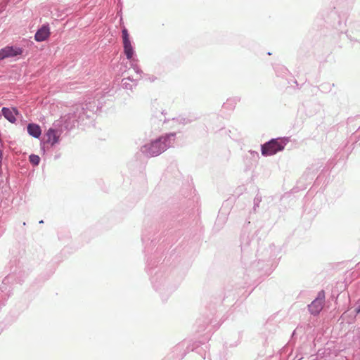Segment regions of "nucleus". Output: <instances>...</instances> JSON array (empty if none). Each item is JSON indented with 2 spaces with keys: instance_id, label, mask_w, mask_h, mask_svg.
Instances as JSON below:
<instances>
[{
  "instance_id": "58836bf2",
  "label": "nucleus",
  "mask_w": 360,
  "mask_h": 360,
  "mask_svg": "<svg viewBox=\"0 0 360 360\" xmlns=\"http://www.w3.org/2000/svg\"><path fill=\"white\" fill-rule=\"evenodd\" d=\"M23 41H26V42L27 43V44H30V46H32V45H33V44H34L33 41H27V39H23Z\"/></svg>"
},
{
  "instance_id": "e433bc0d",
  "label": "nucleus",
  "mask_w": 360,
  "mask_h": 360,
  "mask_svg": "<svg viewBox=\"0 0 360 360\" xmlns=\"http://www.w3.org/2000/svg\"><path fill=\"white\" fill-rule=\"evenodd\" d=\"M354 311L357 314H360V302L358 304Z\"/></svg>"
},
{
  "instance_id": "b1692460",
  "label": "nucleus",
  "mask_w": 360,
  "mask_h": 360,
  "mask_svg": "<svg viewBox=\"0 0 360 360\" xmlns=\"http://www.w3.org/2000/svg\"><path fill=\"white\" fill-rule=\"evenodd\" d=\"M80 117H81V118H83V120L77 121L78 125L85 127V126H88V125L92 124V122H94V117H92L91 119H87V118H86V115L84 113H81Z\"/></svg>"
},
{
  "instance_id": "0eeeda50",
  "label": "nucleus",
  "mask_w": 360,
  "mask_h": 360,
  "mask_svg": "<svg viewBox=\"0 0 360 360\" xmlns=\"http://www.w3.org/2000/svg\"><path fill=\"white\" fill-rule=\"evenodd\" d=\"M77 109L75 107V110L72 112L68 113L64 117L61 118L60 121L61 122V126L66 131H70L72 129L75 124L77 123V121H82L83 118H81L80 115L78 116Z\"/></svg>"
},
{
  "instance_id": "c03bdc74",
  "label": "nucleus",
  "mask_w": 360,
  "mask_h": 360,
  "mask_svg": "<svg viewBox=\"0 0 360 360\" xmlns=\"http://www.w3.org/2000/svg\"><path fill=\"white\" fill-rule=\"evenodd\" d=\"M161 115H164L165 114V110H162L161 112H160Z\"/></svg>"
},
{
  "instance_id": "aec40b11",
  "label": "nucleus",
  "mask_w": 360,
  "mask_h": 360,
  "mask_svg": "<svg viewBox=\"0 0 360 360\" xmlns=\"http://www.w3.org/2000/svg\"><path fill=\"white\" fill-rule=\"evenodd\" d=\"M320 168V166L317 165H311V166L308 167L304 172V175L307 176V178H312L314 176H315L317 172H319V169Z\"/></svg>"
},
{
  "instance_id": "de8ad7c7",
  "label": "nucleus",
  "mask_w": 360,
  "mask_h": 360,
  "mask_svg": "<svg viewBox=\"0 0 360 360\" xmlns=\"http://www.w3.org/2000/svg\"><path fill=\"white\" fill-rule=\"evenodd\" d=\"M266 54H267V55H269V56H270V51H268V52L266 53Z\"/></svg>"
},
{
  "instance_id": "a19ab883",
  "label": "nucleus",
  "mask_w": 360,
  "mask_h": 360,
  "mask_svg": "<svg viewBox=\"0 0 360 360\" xmlns=\"http://www.w3.org/2000/svg\"><path fill=\"white\" fill-rule=\"evenodd\" d=\"M44 223V220L43 219H41L39 221V224H43Z\"/></svg>"
},
{
  "instance_id": "ddd939ff",
  "label": "nucleus",
  "mask_w": 360,
  "mask_h": 360,
  "mask_svg": "<svg viewBox=\"0 0 360 360\" xmlns=\"http://www.w3.org/2000/svg\"><path fill=\"white\" fill-rule=\"evenodd\" d=\"M1 115L9 122L14 124L16 122V116L20 115V112L17 107H3L1 110Z\"/></svg>"
},
{
  "instance_id": "7c9ffc66",
  "label": "nucleus",
  "mask_w": 360,
  "mask_h": 360,
  "mask_svg": "<svg viewBox=\"0 0 360 360\" xmlns=\"http://www.w3.org/2000/svg\"><path fill=\"white\" fill-rule=\"evenodd\" d=\"M261 201H262V197L257 195L254 199V207H253L254 210H255L256 207H259V205Z\"/></svg>"
},
{
  "instance_id": "9b49d317",
  "label": "nucleus",
  "mask_w": 360,
  "mask_h": 360,
  "mask_svg": "<svg viewBox=\"0 0 360 360\" xmlns=\"http://www.w3.org/2000/svg\"><path fill=\"white\" fill-rule=\"evenodd\" d=\"M51 35L50 25L48 22H45L39 26L34 36L37 42H42L46 41Z\"/></svg>"
},
{
  "instance_id": "cd10ccee",
  "label": "nucleus",
  "mask_w": 360,
  "mask_h": 360,
  "mask_svg": "<svg viewBox=\"0 0 360 360\" xmlns=\"http://www.w3.org/2000/svg\"><path fill=\"white\" fill-rule=\"evenodd\" d=\"M123 2L122 0H118L117 4V15L122 18Z\"/></svg>"
},
{
  "instance_id": "c9c22d12",
  "label": "nucleus",
  "mask_w": 360,
  "mask_h": 360,
  "mask_svg": "<svg viewBox=\"0 0 360 360\" xmlns=\"http://www.w3.org/2000/svg\"><path fill=\"white\" fill-rule=\"evenodd\" d=\"M138 61H139V60H129L131 68H134V66H136L137 65L136 63Z\"/></svg>"
},
{
  "instance_id": "f03ea898",
  "label": "nucleus",
  "mask_w": 360,
  "mask_h": 360,
  "mask_svg": "<svg viewBox=\"0 0 360 360\" xmlns=\"http://www.w3.org/2000/svg\"><path fill=\"white\" fill-rule=\"evenodd\" d=\"M176 135L175 132L164 134L141 146V151L148 158L158 156L172 146Z\"/></svg>"
},
{
  "instance_id": "c756f323",
  "label": "nucleus",
  "mask_w": 360,
  "mask_h": 360,
  "mask_svg": "<svg viewBox=\"0 0 360 360\" xmlns=\"http://www.w3.org/2000/svg\"><path fill=\"white\" fill-rule=\"evenodd\" d=\"M356 139H358V140H356L355 141V143L356 144H359L360 146V127L358 128L357 131H356V133L353 135V136L352 137V139L353 140H356Z\"/></svg>"
},
{
  "instance_id": "f257e3e1",
  "label": "nucleus",
  "mask_w": 360,
  "mask_h": 360,
  "mask_svg": "<svg viewBox=\"0 0 360 360\" xmlns=\"http://www.w3.org/2000/svg\"><path fill=\"white\" fill-rule=\"evenodd\" d=\"M154 231L155 229L149 227L145 228L142 232L141 240L144 245L143 251L147 257L146 269L150 276L153 289L159 293L162 300L165 302L176 290L181 277L175 276V271L169 270L165 264L158 265L160 261L158 251H155L153 256L148 255L150 247H154L156 244V238H152Z\"/></svg>"
},
{
  "instance_id": "4be33fe9",
  "label": "nucleus",
  "mask_w": 360,
  "mask_h": 360,
  "mask_svg": "<svg viewBox=\"0 0 360 360\" xmlns=\"http://www.w3.org/2000/svg\"><path fill=\"white\" fill-rule=\"evenodd\" d=\"M261 153L264 157L270 156V140L261 144Z\"/></svg>"
},
{
  "instance_id": "6e6552de",
  "label": "nucleus",
  "mask_w": 360,
  "mask_h": 360,
  "mask_svg": "<svg viewBox=\"0 0 360 360\" xmlns=\"http://www.w3.org/2000/svg\"><path fill=\"white\" fill-rule=\"evenodd\" d=\"M190 345L186 341L179 342L175 345L172 352L168 354V359L172 360H181L188 352Z\"/></svg>"
},
{
  "instance_id": "473e14b6",
  "label": "nucleus",
  "mask_w": 360,
  "mask_h": 360,
  "mask_svg": "<svg viewBox=\"0 0 360 360\" xmlns=\"http://www.w3.org/2000/svg\"><path fill=\"white\" fill-rule=\"evenodd\" d=\"M238 341L236 342L234 344H232V343L229 344L228 342H226L224 344V347L226 348L236 347L238 345Z\"/></svg>"
},
{
  "instance_id": "4c0bfd02",
  "label": "nucleus",
  "mask_w": 360,
  "mask_h": 360,
  "mask_svg": "<svg viewBox=\"0 0 360 360\" xmlns=\"http://www.w3.org/2000/svg\"><path fill=\"white\" fill-rule=\"evenodd\" d=\"M60 158V153H56L55 155H54V159L55 160H58V158Z\"/></svg>"
},
{
  "instance_id": "5701e85b",
  "label": "nucleus",
  "mask_w": 360,
  "mask_h": 360,
  "mask_svg": "<svg viewBox=\"0 0 360 360\" xmlns=\"http://www.w3.org/2000/svg\"><path fill=\"white\" fill-rule=\"evenodd\" d=\"M29 161L33 167H37L39 165L41 158L38 155L32 153L29 155Z\"/></svg>"
},
{
  "instance_id": "ea45409f",
  "label": "nucleus",
  "mask_w": 360,
  "mask_h": 360,
  "mask_svg": "<svg viewBox=\"0 0 360 360\" xmlns=\"http://www.w3.org/2000/svg\"><path fill=\"white\" fill-rule=\"evenodd\" d=\"M207 323H208V322L205 323V324L203 325V326H202L201 328L198 329V331L203 330L205 329V325L207 326Z\"/></svg>"
},
{
  "instance_id": "c85d7f7f",
  "label": "nucleus",
  "mask_w": 360,
  "mask_h": 360,
  "mask_svg": "<svg viewBox=\"0 0 360 360\" xmlns=\"http://www.w3.org/2000/svg\"><path fill=\"white\" fill-rule=\"evenodd\" d=\"M240 98L239 97H234L231 98L227 99L226 102L224 103V105H231L233 107L237 103V102L240 101Z\"/></svg>"
},
{
  "instance_id": "7ed1b4c3",
  "label": "nucleus",
  "mask_w": 360,
  "mask_h": 360,
  "mask_svg": "<svg viewBox=\"0 0 360 360\" xmlns=\"http://www.w3.org/2000/svg\"><path fill=\"white\" fill-rule=\"evenodd\" d=\"M13 268V266L11 268V272L4 278L0 285V305H4L10 297L11 287L7 284L10 282L21 284L23 281L22 276L24 273L22 271H19L17 273V267H15L14 269Z\"/></svg>"
},
{
  "instance_id": "423d86ee",
  "label": "nucleus",
  "mask_w": 360,
  "mask_h": 360,
  "mask_svg": "<svg viewBox=\"0 0 360 360\" xmlns=\"http://www.w3.org/2000/svg\"><path fill=\"white\" fill-rule=\"evenodd\" d=\"M101 102L99 101H89L85 103H82L75 106L77 109L78 116L81 113H84L86 118L91 119L94 117V114L98 112L101 108Z\"/></svg>"
},
{
  "instance_id": "37998d69",
  "label": "nucleus",
  "mask_w": 360,
  "mask_h": 360,
  "mask_svg": "<svg viewBox=\"0 0 360 360\" xmlns=\"http://www.w3.org/2000/svg\"><path fill=\"white\" fill-rule=\"evenodd\" d=\"M127 78H129V82L131 83V80H134V79H132L131 77H128Z\"/></svg>"
},
{
  "instance_id": "2eb2a0df",
  "label": "nucleus",
  "mask_w": 360,
  "mask_h": 360,
  "mask_svg": "<svg viewBox=\"0 0 360 360\" xmlns=\"http://www.w3.org/2000/svg\"><path fill=\"white\" fill-rule=\"evenodd\" d=\"M190 345L188 352L193 351L199 354L203 359L206 358V350L208 349V345L205 343L201 344L200 342H195Z\"/></svg>"
},
{
  "instance_id": "72a5a7b5",
  "label": "nucleus",
  "mask_w": 360,
  "mask_h": 360,
  "mask_svg": "<svg viewBox=\"0 0 360 360\" xmlns=\"http://www.w3.org/2000/svg\"><path fill=\"white\" fill-rule=\"evenodd\" d=\"M133 69L136 74L141 75L143 73L141 69L139 68L138 65L136 66H134Z\"/></svg>"
},
{
  "instance_id": "4468645a",
  "label": "nucleus",
  "mask_w": 360,
  "mask_h": 360,
  "mask_svg": "<svg viewBox=\"0 0 360 360\" xmlns=\"http://www.w3.org/2000/svg\"><path fill=\"white\" fill-rule=\"evenodd\" d=\"M259 159V153L250 150H248V154H246L243 158V161L245 165V170L251 169V168L254 166H255L258 160Z\"/></svg>"
},
{
  "instance_id": "412c9836",
  "label": "nucleus",
  "mask_w": 360,
  "mask_h": 360,
  "mask_svg": "<svg viewBox=\"0 0 360 360\" xmlns=\"http://www.w3.org/2000/svg\"><path fill=\"white\" fill-rule=\"evenodd\" d=\"M129 78H123L121 81V86L127 90H133V88L137 86V80H131V83L129 82Z\"/></svg>"
},
{
  "instance_id": "a211bd4d",
  "label": "nucleus",
  "mask_w": 360,
  "mask_h": 360,
  "mask_svg": "<svg viewBox=\"0 0 360 360\" xmlns=\"http://www.w3.org/2000/svg\"><path fill=\"white\" fill-rule=\"evenodd\" d=\"M198 116H196L193 114H189L186 116L180 115L176 118H174L173 120H176V122L181 124L186 125L192 123L193 122L198 120Z\"/></svg>"
},
{
  "instance_id": "20e7f679",
  "label": "nucleus",
  "mask_w": 360,
  "mask_h": 360,
  "mask_svg": "<svg viewBox=\"0 0 360 360\" xmlns=\"http://www.w3.org/2000/svg\"><path fill=\"white\" fill-rule=\"evenodd\" d=\"M25 50L22 47L15 44H9L0 49V61L11 59V61H16L23 58Z\"/></svg>"
},
{
  "instance_id": "dca6fc26",
  "label": "nucleus",
  "mask_w": 360,
  "mask_h": 360,
  "mask_svg": "<svg viewBox=\"0 0 360 360\" xmlns=\"http://www.w3.org/2000/svg\"><path fill=\"white\" fill-rule=\"evenodd\" d=\"M27 131L30 136L35 139H39L41 136V128L37 123H29L27 125Z\"/></svg>"
},
{
  "instance_id": "a878e982",
  "label": "nucleus",
  "mask_w": 360,
  "mask_h": 360,
  "mask_svg": "<svg viewBox=\"0 0 360 360\" xmlns=\"http://www.w3.org/2000/svg\"><path fill=\"white\" fill-rule=\"evenodd\" d=\"M263 328H264V330L262 331L261 334H262L263 338L265 340V342H267L268 335L269 333L268 319L266 320V323L264 324Z\"/></svg>"
},
{
  "instance_id": "1a4fd4ad",
  "label": "nucleus",
  "mask_w": 360,
  "mask_h": 360,
  "mask_svg": "<svg viewBox=\"0 0 360 360\" xmlns=\"http://www.w3.org/2000/svg\"><path fill=\"white\" fill-rule=\"evenodd\" d=\"M325 300V292L321 290L318 292L316 297L308 305L309 313L314 316L320 314L323 307Z\"/></svg>"
},
{
  "instance_id": "79ce46f5",
  "label": "nucleus",
  "mask_w": 360,
  "mask_h": 360,
  "mask_svg": "<svg viewBox=\"0 0 360 360\" xmlns=\"http://www.w3.org/2000/svg\"><path fill=\"white\" fill-rule=\"evenodd\" d=\"M277 262H271V266L272 267L274 264H277Z\"/></svg>"
},
{
  "instance_id": "f8f14e48",
  "label": "nucleus",
  "mask_w": 360,
  "mask_h": 360,
  "mask_svg": "<svg viewBox=\"0 0 360 360\" xmlns=\"http://www.w3.org/2000/svg\"><path fill=\"white\" fill-rule=\"evenodd\" d=\"M289 141L290 137L287 136L271 138V155L283 150Z\"/></svg>"
},
{
  "instance_id": "49530a36",
  "label": "nucleus",
  "mask_w": 360,
  "mask_h": 360,
  "mask_svg": "<svg viewBox=\"0 0 360 360\" xmlns=\"http://www.w3.org/2000/svg\"><path fill=\"white\" fill-rule=\"evenodd\" d=\"M22 226H26V222H25V221H24V222L22 223Z\"/></svg>"
},
{
  "instance_id": "2f4dec72",
  "label": "nucleus",
  "mask_w": 360,
  "mask_h": 360,
  "mask_svg": "<svg viewBox=\"0 0 360 360\" xmlns=\"http://www.w3.org/2000/svg\"><path fill=\"white\" fill-rule=\"evenodd\" d=\"M46 144H47V143L45 142L44 140L40 141V150L44 155L46 153Z\"/></svg>"
},
{
  "instance_id": "393cba45",
  "label": "nucleus",
  "mask_w": 360,
  "mask_h": 360,
  "mask_svg": "<svg viewBox=\"0 0 360 360\" xmlns=\"http://www.w3.org/2000/svg\"><path fill=\"white\" fill-rule=\"evenodd\" d=\"M274 69L278 76H283L288 71V70L283 65H277L276 67H274Z\"/></svg>"
},
{
  "instance_id": "f3484780",
  "label": "nucleus",
  "mask_w": 360,
  "mask_h": 360,
  "mask_svg": "<svg viewBox=\"0 0 360 360\" xmlns=\"http://www.w3.org/2000/svg\"><path fill=\"white\" fill-rule=\"evenodd\" d=\"M331 17L335 20V22L333 23V27L334 29L340 31V32H342L343 28L345 26V19H341L340 15H338L336 12H333L331 13Z\"/></svg>"
},
{
  "instance_id": "a18cd8bd",
  "label": "nucleus",
  "mask_w": 360,
  "mask_h": 360,
  "mask_svg": "<svg viewBox=\"0 0 360 360\" xmlns=\"http://www.w3.org/2000/svg\"><path fill=\"white\" fill-rule=\"evenodd\" d=\"M295 84H296L297 86H298V83L296 80L294 81Z\"/></svg>"
},
{
  "instance_id": "bb28decb",
  "label": "nucleus",
  "mask_w": 360,
  "mask_h": 360,
  "mask_svg": "<svg viewBox=\"0 0 360 360\" xmlns=\"http://www.w3.org/2000/svg\"><path fill=\"white\" fill-rule=\"evenodd\" d=\"M143 79L149 82H154L158 79V77L153 75H149V74H144L143 75Z\"/></svg>"
},
{
  "instance_id": "6ab92c4d",
  "label": "nucleus",
  "mask_w": 360,
  "mask_h": 360,
  "mask_svg": "<svg viewBox=\"0 0 360 360\" xmlns=\"http://www.w3.org/2000/svg\"><path fill=\"white\" fill-rule=\"evenodd\" d=\"M251 243V238L248 234L243 233L240 236V248L242 252H248Z\"/></svg>"
},
{
  "instance_id": "9d476101",
  "label": "nucleus",
  "mask_w": 360,
  "mask_h": 360,
  "mask_svg": "<svg viewBox=\"0 0 360 360\" xmlns=\"http://www.w3.org/2000/svg\"><path fill=\"white\" fill-rule=\"evenodd\" d=\"M62 130H59L55 127H50L45 133L46 140L45 142L51 147L58 144L60 141V134Z\"/></svg>"
},
{
  "instance_id": "f704fd0d",
  "label": "nucleus",
  "mask_w": 360,
  "mask_h": 360,
  "mask_svg": "<svg viewBox=\"0 0 360 360\" xmlns=\"http://www.w3.org/2000/svg\"><path fill=\"white\" fill-rule=\"evenodd\" d=\"M2 160H3V151L0 148V173L2 172Z\"/></svg>"
},
{
  "instance_id": "39448f33",
  "label": "nucleus",
  "mask_w": 360,
  "mask_h": 360,
  "mask_svg": "<svg viewBox=\"0 0 360 360\" xmlns=\"http://www.w3.org/2000/svg\"><path fill=\"white\" fill-rule=\"evenodd\" d=\"M122 38L123 45V53L128 60H138L135 48L130 38L128 30L124 27L122 29Z\"/></svg>"
}]
</instances>
